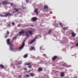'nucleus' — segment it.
<instances>
[{"mask_svg": "<svg viewBox=\"0 0 78 78\" xmlns=\"http://www.w3.org/2000/svg\"><path fill=\"white\" fill-rule=\"evenodd\" d=\"M16 37H13V39L12 40V41H14V39H16Z\"/></svg>", "mask_w": 78, "mask_h": 78, "instance_id": "obj_25", "label": "nucleus"}, {"mask_svg": "<svg viewBox=\"0 0 78 78\" xmlns=\"http://www.w3.org/2000/svg\"><path fill=\"white\" fill-rule=\"evenodd\" d=\"M28 67L29 69L31 68V65H30V66H28Z\"/></svg>", "mask_w": 78, "mask_h": 78, "instance_id": "obj_24", "label": "nucleus"}, {"mask_svg": "<svg viewBox=\"0 0 78 78\" xmlns=\"http://www.w3.org/2000/svg\"><path fill=\"white\" fill-rule=\"evenodd\" d=\"M59 24L60 25L61 27H62V26H63V25L62 24V23H59Z\"/></svg>", "mask_w": 78, "mask_h": 78, "instance_id": "obj_22", "label": "nucleus"}, {"mask_svg": "<svg viewBox=\"0 0 78 78\" xmlns=\"http://www.w3.org/2000/svg\"><path fill=\"white\" fill-rule=\"evenodd\" d=\"M14 10H15L16 12H18V11H19V9H16V8H14Z\"/></svg>", "mask_w": 78, "mask_h": 78, "instance_id": "obj_20", "label": "nucleus"}, {"mask_svg": "<svg viewBox=\"0 0 78 78\" xmlns=\"http://www.w3.org/2000/svg\"><path fill=\"white\" fill-rule=\"evenodd\" d=\"M63 29L64 30H66V29H67V28L66 27H64L63 28Z\"/></svg>", "mask_w": 78, "mask_h": 78, "instance_id": "obj_30", "label": "nucleus"}, {"mask_svg": "<svg viewBox=\"0 0 78 78\" xmlns=\"http://www.w3.org/2000/svg\"><path fill=\"white\" fill-rule=\"evenodd\" d=\"M7 43L8 45H10V49L11 51H14V49L12 48V47H13L14 46V45L13 44H11V42H10V39H8L7 41Z\"/></svg>", "mask_w": 78, "mask_h": 78, "instance_id": "obj_1", "label": "nucleus"}, {"mask_svg": "<svg viewBox=\"0 0 78 78\" xmlns=\"http://www.w3.org/2000/svg\"><path fill=\"white\" fill-rule=\"evenodd\" d=\"M22 9H26V7L25 6H22Z\"/></svg>", "mask_w": 78, "mask_h": 78, "instance_id": "obj_23", "label": "nucleus"}, {"mask_svg": "<svg viewBox=\"0 0 78 78\" xmlns=\"http://www.w3.org/2000/svg\"><path fill=\"white\" fill-rule=\"evenodd\" d=\"M12 25H14V22H12Z\"/></svg>", "mask_w": 78, "mask_h": 78, "instance_id": "obj_39", "label": "nucleus"}, {"mask_svg": "<svg viewBox=\"0 0 78 78\" xmlns=\"http://www.w3.org/2000/svg\"><path fill=\"white\" fill-rule=\"evenodd\" d=\"M37 10L38 9H36L35 10V13H36V14H37V15L38 14V12H37Z\"/></svg>", "mask_w": 78, "mask_h": 78, "instance_id": "obj_12", "label": "nucleus"}, {"mask_svg": "<svg viewBox=\"0 0 78 78\" xmlns=\"http://www.w3.org/2000/svg\"><path fill=\"white\" fill-rule=\"evenodd\" d=\"M36 20H32V22H35Z\"/></svg>", "mask_w": 78, "mask_h": 78, "instance_id": "obj_34", "label": "nucleus"}, {"mask_svg": "<svg viewBox=\"0 0 78 78\" xmlns=\"http://www.w3.org/2000/svg\"><path fill=\"white\" fill-rule=\"evenodd\" d=\"M19 78H21V76H19Z\"/></svg>", "mask_w": 78, "mask_h": 78, "instance_id": "obj_42", "label": "nucleus"}, {"mask_svg": "<svg viewBox=\"0 0 78 78\" xmlns=\"http://www.w3.org/2000/svg\"><path fill=\"white\" fill-rule=\"evenodd\" d=\"M22 64V62H18L17 64H16V65L17 66V65H18V64Z\"/></svg>", "mask_w": 78, "mask_h": 78, "instance_id": "obj_21", "label": "nucleus"}, {"mask_svg": "<svg viewBox=\"0 0 78 78\" xmlns=\"http://www.w3.org/2000/svg\"><path fill=\"white\" fill-rule=\"evenodd\" d=\"M71 35L72 37H75V34L74 32H72L71 33Z\"/></svg>", "mask_w": 78, "mask_h": 78, "instance_id": "obj_10", "label": "nucleus"}, {"mask_svg": "<svg viewBox=\"0 0 78 78\" xmlns=\"http://www.w3.org/2000/svg\"><path fill=\"white\" fill-rule=\"evenodd\" d=\"M34 48L33 47H31L30 49V51H32L33 50H34Z\"/></svg>", "mask_w": 78, "mask_h": 78, "instance_id": "obj_18", "label": "nucleus"}, {"mask_svg": "<svg viewBox=\"0 0 78 78\" xmlns=\"http://www.w3.org/2000/svg\"><path fill=\"white\" fill-rule=\"evenodd\" d=\"M43 70V69L41 67H39L38 69V72H42Z\"/></svg>", "mask_w": 78, "mask_h": 78, "instance_id": "obj_7", "label": "nucleus"}, {"mask_svg": "<svg viewBox=\"0 0 78 78\" xmlns=\"http://www.w3.org/2000/svg\"><path fill=\"white\" fill-rule=\"evenodd\" d=\"M37 18L36 17H34L31 19V20H37Z\"/></svg>", "mask_w": 78, "mask_h": 78, "instance_id": "obj_15", "label": "nucleus"}, {"mask_svg": "<svg viewBox=\"0 0 78 78\" xmlns=\"http://www.w3.org/2000/svg\"><path fill=\"white\" fill-rule=\"evenodd\" d=\"M28 57V55L27 54H25L23 56V58H27Z\"/></svg>", "mask_w": 78, "mask_h": 78, "instance_id": "obj_16", "label": "nucleus"}, {"mask_svg": "<svg viewBox=\"0 0 78 78\" xmlns=\"http://www.w3.org/2000/svg\"><path fill=\"white\" fill-rule=\"evenodd\" d=\"M28 32L30 34H32L33 33L32 32V31L31 30H29L28 31H26V36L27 37H28L29 36V34H28Z\"/></svg>", "mask_w": 78, "mask_h": 78, "instance_id": "obj_2", "label": "nucleus"}, {"mask_svg": "<svg viewBox=\"0 0 78 78\" xmlns=\"http://www.w3.org/2000/svg\"><path fill=\"white\" fill-rule=\"evenodd\" d=\"M62 66H65V64H63L62 65Z\"/></svg>", "mask_w": 78, "mask_h": 78, "instance_id": "obj_41", "label": "nucleus"}, {"mask_svg": "<svg viewBox=\"0 0 78 78\" xmlns=\"http://www.w3.org/2000/svg\"><path fill=\"white\" fill-rule=\"evenodd\" d=\"M31 64V62H30V63H25V64L27 66H29V65H30Z\"/></svg>", "mask_w": 78, "mask_h": 78, "instance_id": "obj_17", "label": "nucleus"}, {"mask_svg": "<svg viewBox=\"0 0 78 78\" xmlns=\"http://www.w3.org/2000/svg\"><path fill=\"white\" fill-rule=\"evenodd\" d=\"M31 26L32 27H34V25H32Z\"/></svg>", "mask_w": 78, "mask_h": 78, "instance_id": "obj_44", "label": "nucleus"}, {"mask_svg": "<svg viewBox=\"0 0 78 78\" xmlns=\"http://www.w3.org/2000/svg\"><path fill=\"white\" fill-rule=\"evenodd\" d=\"M20 25V24H19L17 26L18 27H19Z\"/></svg>", "mask_w": 78, "mask_h": 78, "instance_id": "obj_37", "label": "nucleus"}, {"mask_svg": "<svg viewBox=\"0 0 78 78\" xmlns=\"http://www.w3.org/2000/svg\"><path fill=\"white\" fill-rule=\"evenodd\" d=\"M11 6H12V5H13V3H11Z\"/></svg>", "mask_w": 78, "mask_h": 78, "instance_id": "obj_38", "label": "nucleus"}, {"mask_svg": "<svg viewBox=\"0 0 78 78\" xmlns=\"http://www.w3.org/2000/svg\"><path fill=\"white\" fill-rule=\"evenodd\" d=\"M51 31V30H49V32H48V33H50Z\"/></svg>", "mask_w": 78, "mask_h": 78, "instance_id": "obj_32", "label": "nucleus"}, {"mask_svg": "<svg viewBox=\"0 0 78 78\" xmlns=\"http://www.w3.org/2000/svg\"><path fill=\"white\" fill-rule=\"evenodd\" d=\"M2 3L3 5H8L9 4V2H8V1H4L2 2Z\"/></svg>", "mask_w": 78, "mask_h": 78, "instance_id": "obj_5", "label": "nucleus"}, {"mask_svg": "<svg viewBox=\"0 0 78 78\" xmlns=\"http://www.w3.org/2000/svg\"><path fill=\"white\" fill-rule=\"evenodd\" d=\"M0 67L2 69H4V68H5V66H3L2 65H0Z\"/></svg>", "mask_w": 78, "mask_h": 78, "instance_id": "obj_14", "label": "nucleus"}, {"mask_svg": "<svg viewBox=\"0 0 78 78\" xmlns=\"http://www.w3.org/2000/svg\"><path fill=\"white\" fill-rule=\"evenodd\" d=\"M30 75L31 76H32V77H33V76H34V74L33 73H30Z\"/></svg>", "mask_w": 78, "mask_h": 78, "instance_id": "obj_11", "label": "nucleus"}, {"mask_svg": "<svg viewBox=\"0 0 78 78\" xmlns=\"http://www.w3.org/2000/svg\"><path fill=\"white\" fill-rule=\"evenodd\" d=\"M61 76H64V73L63 72H62L61 73L60 75Z\"/></svg>", "mask_w": 78, "mask_h": 78, "instance_id": "obj_13", "label": "nucleus"}, {"mask_svg": "<svg viewBox=\"0 0 78 78\" xmlns=\"http://www.w3.org/2000/svg\"><path fill=\"white\" fill-rule=\"evenodd\" d=\"M43 47V46H41L40 47V49L41 50L42 49V48H43V47Z\"/></svg>", "mask_w": 78, "mask_h": 78, "instance_id": "obj_31", "label": "nucleus"}, {"mask_svg": "<svg viewBox=\"0 0 78 78\" xmlns=\"http://www.w3.org/2000/svg\"><path fill=\"white\" fill-rule=\"evenodd\" d=\"M76 46H78V43H77L76 44Z\"/></svg>", "mask_w": 78, "mask_h": 78, "instance_id": "obj_33", "label": "nucleus"}, {"mask_svg": "<svg viewBox=\"0 0 78 78\" xmlns=\"http://www.w3.org/2000/svg\"><path fill=\"white\" fill-rule=\"evenodd\" d=\"M37 38V37H36L33 40H31L29 42V43L30 44H33V42H34L35 41L36 39Z\"/></svg>", "mask_w": 78, "mask_h": 78, "instance_id": "obj_4", "label": "nucleus"}, {"mask_svg": "<svg viewBox=\"0 0 78 78\" xmlns=\"http://www.w3.org/2000/svg\"><path fill=\"white\" fill-rule=\"evenodd\" d=\"M23 69L24 70H27V68H23Z\"/></svg>", "mask_w": 78, "mask_h": 78, "instance_id": "obj_35", "label": "nucleus"}, {"mask_svg": "<svg viewBox=\"0 0 78 78\" xmlns=\"http://www.w3.org/2000/svg\"><path fill=\"white\" fill-rule=\"evenodd\" d=\"M25 32H24V30H23L21 31V32H20L19 33L20 34H24Z\"/></svg>", "mask_w": 78, "mask_h": 78, "instance_id": "obj_9", "label": "nucleus"}, {"mask_svg": "<svg viewBox=\"0 0 78 78\" xmlns=\"http://www.w3.org/2000/svg\"><path fill=\"white\" fill-rule=\"evenodd\" d=\"M16 12L15 11H13V13H15Z\"/></svg>", "mask_w": 78, "mask_h": 78, "instance_id": "obj_43", "label": "nucleus"}, {"mask_svg": "<svg viewBox=\"0 0 78 78\" xmlns=\"http://www.w3.org/2000/svg\"><path fill=\"white\" fill-rule=\"evenodd\" d=\"M26 2H27V3H28V2H29L30 1H29V0H26Z\"/></svg>", "mask_w": 78, "mask_h": 78, "instance_id": "obj_27", "label": "nucleus"}, {"mask_svg": "<svg viewBox=\"0 0 78 78\" xmlns=\"http://www.w3.org/2000/svg\"><path fill=\"white\" fill-rule=\"evenodd\" d=\"M11 16V14L9 12H8L5 14V16L8 17V16Z\"/></svg>", "mask_w": 78, "mask_h": 78, "instance_id": "obj_6", "label": "nucleus"}, {"mask_svg": "<svg viewBox=\"0 0 78 78\" xmlns=\"http://www.w3.org/2000/svg\"><path fill=\"white\" fill-rule=\"evenodd\" d=\"M58 58V57L56 56H54L52 59V61H55L56 60V59Z\"/></svg>", "mask_w": 78, "mask_h": 78, "instance_id": "obj_8", "label": "nucleus"}, {"mask_svg": "<svg viewBox=\"0 0 78 78\" xmlns=\"http://www.w3.org/2000/svg\"><path fill=\"white\" fill-rule=\"evenodd\" d=\"M26 77H27L28 78H29L30 77V76L29 75H26Z\"/></svg>", "mask_w": 78, "mask_h": 78, "instance_id": "obj_26", "label": "nucleus"}, {"mask_svg": "<svg viewBox=\"0 0 78 78\" xmlns=\"http://www.w3.org/2000/svg\"><path fill=\"white\" fill-rule=\"evenodd\" d=\"M8 37V36H6L5 37V38H7V37Z\"/></svg>", "mask_w": 78, "mask_h": 78, "instance_id": "obj_40", "label": "nucleus"}, {"mask_svg": "<svg viewBox=\"0 0 78 78\" xmlns=\"http://www.w3.org/2000/svg\"><path fill=\"white\" fill-rule=\"evenodd\" d=\"M31 72V70H30L29 71H28V73H29V72Z\"/></svg>", "mask_w": 78, "mask_h": 78, "instance_id": "obj_36", "label": "nucleus"}, {"mask_svg": "<svg viewBox=\"0 0 78 78\" xmlns=\"http://www.w3.org/2000/svg\"><path fill=\"white\" fill-rule=\"evenodd\" d=\"M44 9H48V6H47L45 5L44 6Z\"/></svg>", "mask_w": 78, "mask_h": 78, "instance_id": "obj_19", "label": "nucleus"}, {"mask_svg": "<svg viewBox=\"0 0 78 78\" xmlns=\"http://www.w3.org/2000/svg\"><path fill=\"white\" fill-rule=\"evenodd\" d=\"M24 46H25V43L23 42L21 46V47L19 48V50H20L22 49V48H23V47H24Z\"/></svg>", "mask_w": 78, "mask_h": 78, "instance_id": "obj_3", "label": "nucleus"}, {"mask_svg": "<svg viewBox=\"0 0 78 78\" xmlns=\"http://www.w3.org/2000/svg\"><path fill=\"white\" fill-rule=\"evenodd\" d=\"M7 34H9V32L8 30H7Z\"/></svg>", "mask_w": 78, "mask_h": 78, "instance_id": "obj_29", "label": "nucleus"}, {"mask_svg": "<svg viewBox=\"0 0 78 78\" xmlns=\"http://www.w3.org/2000/svg\"><path fill=\"white\" fill-rule=\"evenodd\" d=\"M13 68H14V69H15V67H13Z\"/></svg>", "mask_w": 78, "mask_h": 78, "instance_id": "obj_45", "label": "nucleus"}, {"mask_svg": "<svg viewBox=\"0 0 78 78\" xmlns=\"http://www.w3.org/2000/svg\"><path fill=\"white\" fill-rule=\"evenodd\" d=\"M0 17H5V16L3 15H0Z\"/></svg>", "mask_w": 78, "mask_h": 78, "instance_id": "obj_28", "label": "nucleus"}]
</instances>
